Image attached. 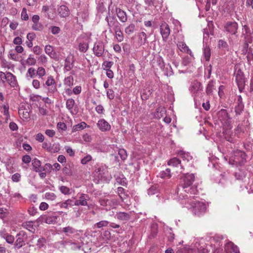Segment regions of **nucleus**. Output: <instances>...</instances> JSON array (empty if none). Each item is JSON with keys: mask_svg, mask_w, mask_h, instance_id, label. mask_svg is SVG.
Segmentation results:
<instances>
[{"mask_svg": "<svg viewBox=\"0 0 253 253\" xmlns=\"http://www.w3.org/2000/svg\"><path fill=\"white\" fill-rule=\"evenodd\" d=\"M195 180V176L193 173L184 174L180 179V184L177 187L175 194L178 201L183 200L186 198V195L196 194L198 192L197 188L192 186Z\"/></svg>", "mask_w": 253, "mask_h": 253, "instance_id": "1", "label": "nucleus"}, {"mask_svg": "<svg viewBox=\"0 0 253 253\" xmlns=\"http://www.w3.org/2000/svg\"><path fill=\"white\" fill-rule=\"evenodd\" d=\"M186 198L181 200V204L184 207L191 209L193 213L198 216L203 215L206 211L207 206L203 202L194 201L193 200L194 196L186 195Z\"/></svg>", "mask_w": 253, "mask_h": 253, "instance_id": "2", "label": "nucleus"}, {"mask_svg": "<svg viewBox=\"0 0 253 253\" xmlns=\"http://www.w3.org/2000/svg\"><path fill=\"white\" fill-rule=\"evenodd\" d=\"M105 21L107 23L109 31L111 33H113V30L121 26L120 23L115 16L114 6L112 5V1L110 2L108 7L107 15L105 18Z\"/></svg>", "mask_w": 253, "mask_h": 253, "instance_id": "3", "label": "nucleus"}, {"mask_svg": "<svg viewBox=\"0 0 253 253\" xmlns=\"http://www.w3.org/2000/svg\"><path fill=\"white\" fill-rule=\"evenodd\" d=\"M246 154L240 150L234 151L230 156L229 163L232 165L242 166L246 162Z\"/></svg>", "mask_w": 253, "mask_h": 253, "instance_id": "4", "label": "nucleus"}, {"mask_svg": "<svg viewBox=\"0 0 253 253\" xmlns=\"http://www.w3.org/2000/svg\"><path fill=\"white\" fill-rule=\"evenodd\" d=\"M43 87L47 90V94L51 95L57 91L56 83L54 77L49 75L42 84Z\"/></svg>", "mask_w": 253, "mask_h": 253, "instance_id": "5", "label": "nucleus"}, {"mask_svg": "<svg viewBox=\"0 0 253 253\" xmlns=\"http://www.w3.org/2000/svg\"><path fill=\"white\" fill-rule=\"evenodd\" d=\"M15 238L13 248L17 250L25 245V242L28 239V235L26 232L21 230L16 235Z\"/></svg>", "mask_w": 253, "mask_h": 253, "instance_id": "6", "label": "nucleus"}, {"mask_svg": "<svg viewBox=\"0 0 253 253\" xmlns=\"http://www.w3.org/2000/svg\"><path fill=\"white\" fill-rule=\"evenodd\" d=\"M218 118L224 127H228L231 125L230 119L226 110H220L218 112Z\"/></svg>", "mask_w": 253, "mask_h": 253, "instance_id": "7", "label": "nucleus"}, {"mask_svg": "<svg viewBox=\"0 0 253 253\" xmlns=\"http://www.w3.org/2000/svg\"><path fill=\"white\" fill-rule=\"evenodd\" d=\"M235 79L239 89L241 91L245 88L246 80L244 73L241 70H238L235 74Z\"/></svg>", "mask_w": 253, "mask_h": 253, "instance_id": "8", "label": "nucleus"}, {"mask_svg": "<svg viewBox=\"0 0 253 253\" xmlns=\"http://www.w3.org/2000/svg\"><path fill=\"white\" fill-rule=\"evenodd\" d=\"M189 90L193 96H196L202 90V86L201 83L197 80L191 82Z\"/></svg>", "mask_w": 253, "mask_h": 253, "instance_id": "9", "label": "nucleus"}, {"mask_svg": "<svg viewBox=\"0 0 253 253\" xmlns=\"http://www.w3.org/2000/svg\"><path fill=\"white\" fill-rule=\"evenodd\" d=\"M168 164L169 166L178 168V169L177 170V172L181 173L184 169V166L181 164V161L176 157L170 159L168 161Z\"/></svg>", "mask_w": 253, "mask_h": 253, "instance_id": "10", "label": "nucleus"}, {"mask_svg": "<svg viewBox=\"0 0 253 253\" xmlns=\"http://www.w3.org/2000/svg\"><path fill=\"white\" fill-rule=\"evenodd\" d=\"M227 129H225L223 131V136L225 139L231 142V143H235L236 141V139L235 138V133L233 132L231 130V126L226 127Z\"/></svg>", "mask_w": 253, "mask_h": 253, "instance_id": "11", "label": "nucleus"}, {"mask_svg": "<svg viewBox=\"0 0 253 253\" xmlns=\"http://www.w3.org/2000/svg\"><path fill=\"white\" fill-rule=\"evenodd\" d=\"M170 29L168 24L163 23L160 26V33L162 36L163 40L167 41L170 34Z\"/></svg>", "mask_w": 253, "mask_h": 253, "instance_id": "12", "label": "nucleus"}, {"mask_svg": "<svg viewBox=\"0 0 253 253\" xmlns=\"http://www.w3.org/2000/svg\"><path fill=\"white\" fill-rule=\"evenodd\" d=\"M93 51L96 56H101L104 51V45L103 43L101 42H95L93 48Z\"/></svg>", "mask_w": 253, "mask_h": 253, "instance_id": "13", "label": "nucleus"}, {"mask_svg": "<svg viewBox=\"0 0 253 253\" xmlns=\"http://www.w3.org/2000/svg\"><path fill=\"white\" fill-rule=\"evenodd\" d=\"M97 126L102 132L109 131L111 128V125L104 119H100L98 121Z\"/></svg>", "mask_w": 253, "mask_h": 253, "instance_id": "14", "label": "nucleus"}, {"mask_svg": "<svg viewBox=\"0 0 253 253\" xmlns=\"http://www.w3.org/2000/svg\"><path fill=\"white\" fill-rule=\"evenodd\" d=\"M89 199V196L87 194L82 193L80 194L79 200H76L74 202L75 206H87V202Z\"/></svg>", "mask_w": 253, "mask_h": 253, "instance_id": "15", "label": "nucleus"}, {"mask_svg": "<svg viewBox=\"0 0 253 253\" xmlns=\"http://www.w3.org/2000/svg\"><path fill=\"white\" fill-rule=\"evenodd\" d=\"M115 12L119 20L122 23H125L127 20V16L126 12L119 7L114 8Z\"/></svg>", "mask_w": 253, "mask_h": 253, "instance_id": "16", "label": "nucleus"}, {"mask_svg": "<svg viewBox=\"0 0 253 253\" xmlns=\"http://www.w3.org/2000/svg\"><path fill=\"white\" fill-rule=\"evenodd\" d=\"M115 218L126 222L130 219V213L122 211L117 212L115 215Z\"/></svg>", "mask_w": 253, "mask_h": 253, "instance_id": "17", "label": "nucleus"}, {"mask_svg": "<svg viewBox=\"0 0 253 253\" xmlns=\"http://www.w3.org/2000/svg\"><path fill=\"white\" fill-rule=\"evenodd\" d=\"M244 105L243 103L242 98L241 96L238 97L237 100L236 102V105L235 106V112L236 115H240L244 109Z\"/></svg>", "mask_w": 253, "mask_h": 253, "instance_id": "18", "label": "nucleus"}, {"mask_svg": "<svg viewBox=\"0 0 253 253\" xmlns=\"http://www.w3.org/2000/svg\"><path fill=\"white\" fill-rule=\"evenodd\" d=\"M75 105V102L74 99L69 98L66 100V107L72 115H76L78 113L77 110L74 109Z\"/></svg>", "mask_w": 253, "mask_h": 253, "instance_id": "19", "label": "nucleus"}, {"mask_svg": "<svg viewBox=\"0 0 253 253\" xmlns=\"http://www.w3.org/2000/svg\"><path fill=\"white\" fill-rule=\"evenodd\" d=\"M238 27V24L235 22H228L225 26L226 31L232 34H236Z\"/></svg>", "mask_w": 253, "mask_h": 253, "instance_id": "20", "label": "nucleus"}, {"mask_svg": "<svg viewBox=\"0 0 253 253\" xmlns=\"http://www.w3.org/2000/svg\"><path fill=\"white\" fill-rule=\"evenodd\" d=\"M96 172L98 174V176L101 178L106 177L108 173V167L106 165L100 166L95 170Z\"/></svg>", "mask_w": 253, "mask_h": 253, "instance_id": "21", "label": "nucleus"}, {"mask_svg": "<svg viewBox=\"0 0 253 253\" xmlns=\"http://www.w3.org/2000/svg\"><path fill=\"white\" fill-rule=\"evenodd\" d=\"M58 13L61 17H66L69 15L70 11L68 7L65 5H62L58 8Z\"/></svg>", "mask_w": 253, "mask_h": 253, "instance_id": "22", "label": "nucleus"}, {"mask_svg": "<svg viewBox=\"0 0 253 253\" xmlns=\"http://www.w3.org/2000/svg\"><path fill=\"white\" fill-rule=\"evenodd\" d=\"M177 46L178 49L182 52L192 55V52L186 44L183 42H178Z\"/></svg>", "mask_w": 253, "mask_h": 253, "instance_id": "23", "label": "nucleus"}, {"mask_svg": "<svg viewBox=\"0 0 253 253\" xmlns=\"http://www.w3.org/2000/svg\"><path fill=\"white\" fill-rule=\"evenodd\" d=\"M5 80L11 87H14L17 85L16 77L11 73H7V78Z\"/></svg>", "mask_w": 253, "mask_h": 253, "instance_id": "24", "label": "nucleus"}, {"mask_svg": "<svg viewBox=\"0 0 253 253\" xmlns=\"http://www.w3.org/2000/svg\"><path fill=\"white\" fill-rule=\"evenodd\" d=\"M22 226L31 232L32 233H34L36 230V226L34 225V223L33 221H25L22 223Z\"/></svg>", "mask_w": 253, "mask_h": 253, "instance_id": "25", "label": "nucleus"}, {"mask_svg": "<svg viewBox=\"0 0 253 253\" xmlns=\"http://www.w3.org/2000/svg\"><path fill=\"white\" fill-rule=\"evenodd\" d=\"M36 76V69L33 67H30L28 69L25 77L27 80L30 81L32 79H34Z\"/></svg>", "mask_w": 253, "mask_h": 253, "instance_id": "26", "label": "nucleus"}, {"mask_svg": "<svg viewBox=\"0 0 253 253\" xmlns=\"http://www.w3.org/2000/svg\"><path fill=\"white\" fill-rule=\"evenodd\" d=\"M178 155L182 159L184 162L187 163L190 162L193 159L192 156L189 153H186L183 151H179Z\"/></svg>", "mask_w": 253, "mask_h": 253, "instance_id": "27", "label": "nucleus"}, {"mask_svg": "<svg viewBox=\"0 0 253 253\" xmlns=\"http://www.w3.org/2000/svg\"><path fill=\"white\" fill-rule=\"evenodd\" d=\"M33 169L34 171L36 172H40L42 170H44V169H43L41 167V162L38 159L35 158L32 161V163Z\"/></svg>", "mask_w": 253, "mask_h": 253, "instance_id": "28", "label": "nucleus"}, {"mask_svg": "<svg viewBox=\"0 0 253 253\" xmlns=\"http://www.w3.org/2000/svg\"><path fill=\"white\" fill-rule=\"evenodd\" d=\"M59 218V216L54 213L52 215L46 216L45 219V222L47 224H54L57 222Z\"/></svg>", "mask_w": 253, "mask_h": 253, "instance_id": "29", "label": "nucleus"}, {"mask_svg": "<svg viewBox=\"0 0 253 253\" xmlns=\"http://www.w3.org/2000/svg\"><path fill=\"white\" fill-rule=\"evenodd\" d=\"M215 82L211 80L209 82V84L206 88V93L208 95H212L213 90H215V87L214 86Z\"/></svg>", "mask_w": 253, "mask_h": 253, "instance_id": "30", "label": "nucleus"}, {"mask_svg": "<svg viewBox=\"0 0 253 253\" xmlns=\"http://www.w3.org/2000/svg\"><path fill=\"white\" fill-rule=\"evenodd\" d=\"M116 34V38L119 42H121L124 40L123 33L121 31V26L113 30Z\"/></svg>", "mask_w": 253, "mask_h": 253, "instance_id": "31", "label": "nucleus"}, {"mask_svg": "<svg viewBox=\"0 0 253 253\" xmlns=\"http://www.w3.org/2000/svg\"><path fill=\"white\" fill-rule=\"evenodd\" d=\"M152 91L149 88L143 89L141 92V97L142 100H146L151 95Z\"/></svg>", "mask_w": 253, "mask_h": 253, "instance_id": "32", "label": "nucleus"}, {"mask_svg": "<svg viewBox=\"0 0 253 253\" xmlns=\"http://www.w3.org/2000/svg\"><path fill=\"white\" fill-rule=\"evenodd\" d=\"M138 37L141 45H144L147 42V36L144 32L139 33Z\"/></svg>", "mask_w": 253, "mask_h": 253, "instance_id": "33", "label": "nucleus"}, {"mask_svg": "<svg viewBox=\"0 0 253 253\" xmlns=\"http://www.w3.org/2000/svg\"><path fill=\"white\" fill-rule=\"evenodd\" d=\"M87 126L86 124L82 122L77 125H76L73 126L72 132H76L77 131L83 130Z\"/></svg>", "mask_w": 253, "mask_h": 253, "instance_id": "34", "label": "nucleus"}, {"mask_svg": "<svg viewBox=\"0 0 253 253\" xmlns=\"http://www.w3.org/2000/svg\"><path fill=\"white\" fill-rule=\"evenodd\" d=\"M62 231L64 233L66 236H70L71 234H75L77 231L73 227L68 226L63 228Z\"/></svg>", "mask_w": 253, "mask_h": 253, "instance_id": "35", "label": "nucleus"}, {"mask_svg": "<svg viewBox=\"0 0 253 253\" xmlns=\"http://www.w3.org/2000/svg\"><path fill=\"white\" fill-rule=\"evenodd\" d=\"M159 176L162 178H169L171 177V170L169 169H166L165 170L159 173Z\"/></svg>", "mask_w": 253, "mask_h": 253, "instance_id": "36", "label": "nucleus"}, {"mask_svg": "<svg viewBox=\"0 0 253 253\" xmlns=\"http://www.w3.org/2000/svg\"><path fill=\"white\" fill-rule=\"evenodd\" d=\"M74 83V78L72 76H68L65 78L64 80V84L66 87H71Z\"/></svg>", "mask_w": 253, "mask_h": 253, "instance_id": "37", "label": "nucleus"}, {"mask_svg": "<svg viewBox=\"0 0 253 253\" xmlns=\"http://www.w3.org/2000/svg\"><path fill=\"white\" fill-rule=\"evenodd\" d=\"M37 76H38L40 79H43V77L46 74V71L45 69L42 67H39L36 70Z\"/></svg>", "mask_w": 253, "mask_h": 253, "instance_id": "38", "label": "nucleus"}, {"mask_svg": "<svg viewBox=\"0 0 253 253\" xmlns=\"http://www.w3.org/2000/svg\"><path fill=\"white\" fill-rule=\"evenodd\" d=\"M73 67V63L70 62L69 58H66L65 63L64 67V72L70 71L72 69Z\"/></svg>", "mask_w": 253, "mask_h": 253, "instance_id": "39", "label": "nucleus"}, {"mask_svg": "<svg viewBox=\"0 0 253 253\" xmlns=\"http://www.w3.org/2000/svg\"><path fill=\"white\" fill-rule=\"evenodd\" d=\"M74 205V203L72 199H68L60 205V207L63 208L68 209L69 207Z\"/></svg>", "mask_w": 253, "mask_h": 253, "instance_id": "40", "label": "nucleus"}, {"mask_svg": "<svg viewBox=\"0 0 253 253\" xmlns=\"http://www.w3.org/2000/svg\"><path fill=\"white\" fill-rule=\"evenodd\" d=\"M235 246L232 242H228L225 245V251L226 253H231Z\"/></svg>", "mask_w": 253, "mask_h": 253, "instance_id": "41", "label": "nucleus"}, {"mask_svg": "<svg viewBox=\"0 0 253 253\" xmlns=\"http://www.w3.org/2000/svg\"><path fill=\"white\" fill-rule=\"evenodd\" d=\"M25 62L26 65L28 66H34L36 64L37 60L30 54Z\"/></svg>", "mask_w": 253, "mask_h": 253, "instance_id": "42", "label": "nucleus"}, {"mask_svg": "<svg viewBox=\"0 0 253 253\" xmlns=\"http://www.w3.org/2000/svg\"><path fill=\"white\" fill-rule=\"evenodd\" d=\"M116 181L117 183L123 186H126L127 184L126 179L124 177L123 175L118 176L116 178Z\"/></svg>", "mask_w": 253, "mask_h": 253, "instance_id": "43", "label": "nucleus"}, {"mask_svg": "<svg viewBox=\"0 0 253 253\" xmlns=\"http://www.w3.org/2000/svg\"><path fill=\"white\" fill-rule=\"evenodd\" d=\"M44 51L50 57H54L55 54L53 52L52 47L50 45H46L44 47Z\"/></svg>", "mask_w": 253, "mask_h": 253, "instance_id": "44", "label": "nucleus"}, {"mask_svg": "<svg viewBox=\"0 0 253 253\" xmlns=\"http://www.w3.org/2000/svg\"><path fill=\"white\" fill-rule=\"evenodd\" d=\"M166 113V110L163 107H159L157 109V112L156 113L155 116L158 118H161L163 117Z\"/></svg>", "mask_w": 253, "mask_h": 253, "instance_id": "45", "label": "nucleus"}, {"mask_svg": "<svg viewBox=\"0 0 253 253\" xmlns=\"http://www.w3.org/2000/svg\"><path fill=\"white\" fill-rule=\"evenodd\" d=\"M247 55V59L248 60V64L250 65L253 64V53L252 50L250 48L248 51Z\"/></svg>", "mask_w": 253, "mask_h": 253, "instance_id": "46", "label": "nucleus"}, {"mask_svg": "<svg viewBox=\"0 0 253 253\" xmlns=\"http://www.w3.org/2000/svg\"><path fill=\"white\" fill-rule=\"evenodd\" d=\"M88 48V45L87 43H80L78 46L79 50L82 52H85Z\"/></svg>", "mask_w": 253, "mask_h": 253, "instance_id": "47", "label": "nucleus"}, {"mask_svg": "<svg viewBox=\"0 0 253 253\" xmlns=\"http://www.w3.org/2000/svg\"><path fill=\"white\" fill-rule=\"evenodd\" d=\"M204 54L206 61H209L211 57V50L209 46H206L204 49Z\"/></svg>", "mask_w": 253, "mask_h": 253, "instance_id": "48", "label": "nucleus"}, {"mask_svg": "<svg viewBox=\"0 0 253 253\" xmlns=\"http://www.w3.org/2000/svg\"><path fill=\"white\" fill-rule=\"evenodd\" d=\"M3 115L5 116V119L6 120H8L10 118V115L9 114V106L8 105H3Z\"/></svg>", "mask_w": 253, "mask_h": 253, "instance_id": "49", "label": "nucleus"}, {"mask_svg": "<svg viewBox=\"0 0 253 253\" xmlns=\"http://www.w3.org/2000/svg\"><path fill=\"white\" fill-rule=\"evenodd\" d=\"M165 54L167 55V57L169 59L172 60L174 57V51L171 48L167 49L165 51Z\"/></svg>", "mask_w": 253, "mask_h": 253, "instance_id": "50", "label": "nucleus"}, {"mask_svg": "<svg viewBox=\"0 0 253 253\" xmlns=\"http://www.w3.org/2000/svg\"><path fill=\"white\" fill-rule=\"evenodd\" d=\"M45 243V239L43 237H41L38 240L36 246L38 248L41 249L44 246Z\"/></svg>", "mask_w": 253, "mask_h": 253, "instance_id": "51", "label": "nucleus"}, {"mask_svg": "<svg viewBox=\"0 0 253 253\" xmlns=\"http://www.w3.org/2000/svg\"><path fill=\"white\" fill-rule=\"evenodd\" d=\"M135 29V25L134 24H130L125 28V32L128 35L132 34Z\"/></svg>", "mask_w": 253, "mask_h": 253, "instance_id": "52", "label": "nucleus"}, {"mask_svg": "<svg viewBox=\"0 0 253 253\" xmlns=\"http://www.w3.org/2000/svg\"><path fill=\"white\" fill-rule=\"evenodd\" d=\"M4 240H5L7 243L10 245H14L15 242V237L13 235L9 234L4 238Z\"/></svg>", "mask_w": 253, "mask_h": 253, "instance_id": "53", "label": "nucleus"}, {"mask_svg": "<svg viewBox=\"0 0 253 253\" xmlns=\"http://www.w3.org/2000/svg\"><path fill=\"white\" fill-rule=\"evenodd\" d=\"M118 154L120 155L121 159L123 161L125 160L127 157L126 151L124 149H119Z\"/></svg>", "mask_w": 253, "mask_h": 253, "instance_id": "54", "label": "nucleus"}, {"mask_svg": "<svg viewBox=\"0 0 253 253\" xmlns=\"http://www.w3.org/2000/svg\"><path fill=\"white\" fill-rule=\"evenodd\" d=\"M59 189L60 191L64 195H68L70 194V189L65 186H60Z\"/></svg>", "mask_w": 253, "mask_h": 253, "instance_id": "55", "label": "nucleus"}, {"mask_svg": "<svg viewBox=\"0 0 253 253\" xmlns=\"http://www.w3.org/2000/svg\"><path fill=\"white\" fill-rule=\"evenodd\" d=\"M42 147L46 149L48 152H52V148L51 147V144L50 143H48L46 142H44L42 144Z\"/></svg>", "mask_w": 253, "mask_h": 253, "instance_id": "56", "label": "nucleus"}, {"mask_svg": "<svg viewBox=\"0 0 253 253\" xmlns=\"http://www.w3.org/2000/svg\"><path fill=\"white\" fill-rule=\"evenodd\" d=\"M108 202H109V204H108V206L109 208H115L116 206L118 205L117 201L113 198L108 199Z\"/></svg>", "mask_w": 253, "mask_h": 253, "instance_id": "57", "label": "nucleus"}, {"mask_svg": "<svg viewBox=\"0 0 253 253\" xmlns=\"http://www.w3.org/2000/svg\"><path fill=\"white\" fill-rule=\"evenodd\" d=\"M109 222L107 220H102L96 223V226L97 228H100L103 227L108 226Z\"/></svg>", "mask_w": 253, "mask_h": 253, "instance_id": "58", "label": "nucleus"}, {"mask_svg": "<svg viewBox=\"0 0 253 253\" xmlns=\"http://www.w3.org/2000/svg\"><path fill=\"white\" fill-rule=\"evenodd\" d=\"M113 65V62L111 61H105L102 64V67L104 70L110 69L111 67Z\"/></svg>", "mask_w": 253, "mask_h": 253, "instance_id": "59", "label": "nucleus"}, {"mask_svg": "<svg viewBox=\"0 0 253 253\" xmlns=\"http://www.w3.org/2000/svg\"><path fill=\"white\" fill-rule=\"evenodd\" d=\"M43 28V25L40 23H34L32 25V29L35 31H41Z\"/></svg>", "mask_w": 253, "mask_h": 253, "instance_id": "60", "label": "nucleus"}, {"mask_svg": "<svg viewBox=\"0 0 253 253\" xmlns=\"http://www.w3.org/2000/svg\"><path fill=\"white\" fill-rule=\"evenodd\" d=\"M32 85L34 88L38 89L41 87V84L40 81L38 79H33L32 82Z\"/></svg>", "mask_w": 253, "mask_h": 253, "instance_id": "61", "label": "nucleus"}, {"mask_svg": "<svg viewBox=\"0 0 253 253\" xmlns=\"http://www.w3.org/2000/svg\"><path fill=\"white\" fill-rule=\"evenodd\" d=\"M92 160V157L90 155H87L85 156H84L82 160H81V164L83 165H86L87 163L91 161Z\"/></svg>", "mask_w": 253, "mask_h": 253, "instance_id": "62", "label": "nucleus"}, {"mask_svg": "<svg viewBox=\"0 0 253 253\" xmlns=\"http://www.w3.org/2000/svg\"><path fill=\"white\" fill-rule=\"evenodd\" d=\"M218 47L219 48L226 49L228 48V44L225 41L220 40L218 41Z\"/></svg>", "mask_w": 253, "mask_h": 253, "instance_id": "63", "label": "nucleus"}, {"mask_svg": "<svg viewBox=\"0 0 253 253\" xmlns=\"http://www.w3.org/2000/svg\"><path fill=\"white\" fill-rule=\"evenodd\" d=\"M45 198L47 200H50L51 201H54L55 200L56 196L53 193L47 192L45 195Z\"/></svg>", "mask_w": 253, "mask_h": 253, "instance_id": "64", "label": "nucleus"}]
</instances>
